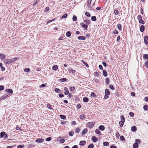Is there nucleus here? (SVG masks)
Listing matches in <instances>:
<instances>
[{"instance_id": "nucleus-1", "label": "nucleus", "mask_w": 148, "mask_h": 148, "mask_svg": "<svg viewBox=\"0 0 148 148\" xmlns=\"http://www.w3.org/2000/svg\"><path fill=\"white\" fill-rule=\"evenodd\" d=\"M105 95L104 99H108L109 97V95L110 94V92L108 89H106L105 90Z\"/></svg>"}, {"instance_id": "nucleus-2", "label": "nucleus", "mask_w": 148, "mask_h": 148, "mask_svg": "<svg viewBox=\"0 0 148 148\" xmlns=\"http://www.w3.org/2000/svg\"><path fill=\"white\" fill-rule=\"evenodd\" d=\"M95 123V122L94 121L90 122L87 123V125L88 127H89L90 128H91L94 127Z\"/></svg>"}, {"instance_id": "nucleus-3", "label": "nucleus", "mask_w": 148, "mask_h": 148, "mask_svg": "<svg viewBox=\"0 0 148 148\" xmlns=\"http://www.w3.org/2000/svg\"><path fill=\"white\" fill-rule=\"evenodd\" d=\"M80 25L82 26L83 28H84V29L85 30H87L88 27V25L84 24L83 23H80Z\"/></svg>"}, {"instance_id": "nucleus-4", "label": "nucleus", "mask_w": 148, "mask_h": 148, "mask_svg": "<svg viewBox=\"0 0 148 148\" xmlns=\"http://www.w3.org/2000/svg\"><path fill=\"white\" fill-rule=\"evenodd\" d=\"M10 96V94L8 93L6 95H3L1 96L0 97V99H5L7 97H8Z\"/></svg>"}, {"instance_id": "nucleus-5", "label": "nucleus", "mask_w": 148, "mask_h": 148, "mask_svg": "<svg viewBox=\"0 0 148 148\" xmlns=\"http://www.w3.org/2000/svg\"><path fill=\"white\" fill-rule=\"evenodd\" d=\"M144 42L145 44H148V36H145L144 37Z\"/></svg>"}, {"instance_id": "nucleus-6", "label": "nucleus", "mask_w": 148, "mask_h": 148, "mask_svg": "<svg viewBox=\"0 0 148 148\" xmlns=\"http://www.w3.org/2000/svg\"><path fill=\"white\" fill-rule=\"evenodd\" d=\"M64 94L66 95H67L69 93L68 89L66 87H65L64 88Z\"/></svg>"}, {"instance_id": "nucleus-7", "label": "nucleus", "mask_w": 148, "mask_h": 148, "mask_svg": "<svg viewBox=\"0 0 148 148\" xmlns=\"http://www.w3.org/2000/svg\"><path fill=\"white\" fill-rule=\"evenodd\" d=\"M44 141V139H38L36 140V142L38 143H41L42 142Z\"/></svg>"}, {"instance_id": "nucleus-8", "label": "nucleus", "mask_w": 148, "mask_h": 148, "mask_svg": "<svg viewBox=\"0 0 148 148\" xmlns=\"http://www.w3.org/2000/svg\"><path fill=\"white\" fill-rule=\"evenodd\" d=\"M5 63L7 64H9L11 63L10 59H6L5 60Z\"/></svg>"}, {"instance_id": "nucleus-9", "label": "nucleus", "mask_w": 148, "mask_h": 148, "mask_svg": "<svg viewBox=\"0 0 148 148\" xmlns=\"http://www.w3.org/2000/svg\"><path fill=\"white\" fill-rule=\"evenodd\" d=\"M86 143V141L84 140L81 141L79 142V145L81 146L84 145Z\"/></svg>"}, {"instance_id": "nucleus-10", "label": "nucleus", "mask_w": 148, "mask_h": 148, "mask_svg": "<svg viewBox=\"0 0 148 148\" xmlns=\"http://www.w3.org/2000/svg\"><path fill=\"white\" fill-rule=\"evenodd\" d=\"M92 140L94 142H96L97 140V138L95 136H93L92 137Z\"/></svg>"}, {"instance_id": "nucleus-11", "label": "nucleus", "mask_w": 148, "mask_h": 148, "mask_svg": "<svg viewBox=\"0 0 148 148\" xmlns=\"http://www.w3.org/2000/svg\"><path fill=\"white\" fill-rule=\"evenodd\" d=\"M78 39L79 40H84L86 39V37L83 36H79L78 37Z\"/></svg>"}, {"instance_id": "nucleus-12", "label": "nucleus", "mask_w": 148, "mask_h": 148, "mask_svg": "<svg viewBox=\"0 0 148 148\" xmlns=\"http://www.w3.org/2000/svg\"><path fill=\"white\" fill-rule=\"evenodd\" d=\"M88 131L87 129L86 128L84 129L82 131V134L83 135L85 134Z\"/></svg>"}, {"instance_id": "nucleus-13", "label": "nucleus", "mask_w": 148, "mask_h": 148, "mask_svg": "<svg viewBox=\"0 0 148 148\" xmlns=\"http://www.w3.org/2000/svg\"><path fill=\"white\" fill-rule=\"evenodd\" d=\"M125 121H123L121 120L119 122V124L120 125V126L121 127H122L124 124V123Z\"/></svg>"}, {"instance_id": "nucleus-14", "label": "nucleus", "mask_w": 148, "mask_h": 148, "mask_svg": "<svg viewBox=\"0 0 148 148\" xmlns=\"http://www.w3.org/2000/svg\"><path fill=\"white\" fill-rule=\"evenodd\" d=\"M103 74L105 77H106L108 75L107 71L105 70H103Z\"/></svg>"}, {"instance_id": "nucleus-15", "label": "nucleus", "mask_w": 148, "mask_h": 148, "mask_svg": "<svg viewBox=\"0 0 148 148\" xmlns=\"http://www.w3.org/2000/svg\"><path fill=\"white\" fill-rule=\"evenodd\" d=\"M145 27L144 25H141L140 28V31L141 32H143L144 31Z\"/></svg>"}, {"instance_id": "nucleus-16", "label": "nucleus", "mask_w": 148, "mask_h": 148, "mask_svg": "<svg viewBox=\"0 0 148 148\" xmlns=\"http://www.w3.org/2000/svg\"><path fill=\"white\" fill-rule=\"evenodd\" d=\"M137 130L136 127L135 126H134L132 127L131 130L132 132H135Z\"/></svg>"}, {"instance_id": "nucleus-17", "label": "nucleus", "mask_w": 148, "mask_h": 148, "mask_svg": "<svg viewBox=\"0 0 148 148\" xmlns=\"http://www.w3.org/2000/svg\"><path fill=\"white\" fill-rule=\"evenodd\" d=\"M99 129L101 131H103L105 129L104 126L103 125H100L99 127Z\"/></svg>"}, {"instance_id": "nucleus-18", "label": "nucleus", "mask_w": 148, "mask_h": 148, "mask_svg": "<svg viewBox=\"0 0 148 148\" xmlns=\"http://www.w3.org/2000/svg\"><path fill=\"white\" fill-rule=\"evenodd\" d=\"M6 92H8L10 93V94H11L13 93V91L12 89H6L5 90Z\"/></svg>"}, {"instance_id": "nucleus-19", "label": "nucleus", "mask_w": 148, "mask_h": 148, "mask_svg": "<svg viewBox=\"0 0 148 148\" xmlns=\"http://www.w3.org/2000/svg\"><path fill=\"white\" fill-rule=\"evenodd\" d=\"M133 146L134 148H138V143H134L133 145Z\"/></svg>"}, {"instance_id": "nucleus-20", "label": "nucleus", "mask_w": 148, "mask_h": 148, "mask_svg": "<svg viewBox=\"0 0 148 148\" xmlns=\"http://www.w3.org/2000/svg\"><path fill=\"white\" fill-rule=\"evenodd\" d=\"M17 58L16 57L14 58H13L11 59H10L11 62L12 63V62H14L15 61L17 60Z\"/></svg>"}, {"instance_id": "nucleus-21", "label": "nucleus", "mask_w": 148, "mask_h": 148, "mask_svg": "<svg viewBox=\"0 0 148 148\" xmlns=\"http://www.w3.org/2000/svg\"><path fill=\"white\" fill-rule=\"evenodd\" d=\"M58 67L57 65H54L53 66L52 69L54 71H56L58 69Z\"/></svg>"}, {"instance_id": "nucleus-22", "label": "nucleus", "mask_w": 148, "mask_h": 148, "mask_svg": "<svg viewBox=\"0 0 148 148\" xmlns=\"http://www.w3.org/2000/svg\"><path fill=\"white\" fill-rule=\"evenodd\" d=\"M83 101L84 102H87L88 101V99L87 97H84L83 98Z\"/></svg>"}, {"instance_id": "nucleus-23", "label": "nucleus", "mask_w": 148, "mask_h": 148, "mask_svg": "<svg viewBox=\"0 0 148 148\" xmlns=\"http://www.w3.org/2000/svg\"><path fill=\"white\" fill-rule=\"evenodd\" d=\"M91 20L92 21H96V17L95 16H93L91 17Z\"/></svg>"}, {"instance_id": "nucleus-24", "label": "nucleus", "mask_w": 148, "mask_h": 148, "mask_svg": "<svg viewBox=\"0 0 148 148\" xmlns=\"http://www.w3.org/2000/svg\"><path fill=\"white\" fill-rule=\"evenodd\" d=\"M66 78H64L60 79L59 81L61 82H64L66 81Z\"/></svg>"}, {"instance_id": "nucleus-25", "label": "nucleus", "mask_w": 148, "mask_h": 148, "mask_svg": "<svg viewBox=\"0 0 148 148\" xmlns=\"http://www.w3.org/2000/svg\"><path fill=\"white\" fill-rule=\"evenodd\" d=\"M84 21L86 23V24L88 25L90 23V22L88 19L84 20Z\"/></svg>"}, {"instance_id": "nucleus-26", "label": "nucleus", "mask_w": 148, "mask_h": 148, "mask_svg": "<svg viewBox=\"0 0 148 148\" xmlns=\"http://www.w3.org/2000/svg\"><path fill=\"white\" fill-rule=\"evenodd\" d=\"M66 36L68 37H69L71 36V33L70 32L68 31L66 32Z\"/></svg>"}, {"instance_id": "nucleus-27", "label": "nucleus", "mask_w": 148, "mask_h": 148, "mask_svg": "<svg viewBox=\"0 0 148 148\" xmlns=\"http://www.w3.org/2000/svg\"><path fill=\"white\" fill-rule=\"evenodd\" d=\"M95 132L97 134H99V135L101 134L100 131H99V129H97L96 130Z\"/></svg>"}, {"instance_id": "nucleus-28", "label": "nucleus", "mask_w": 148, "mask_h": 148, "mask_svg": "<svg viewBox=\"0 0 148 148\" xmlns=\"http://www.w3.org/2000/svg\"><path fill=\"white\" fill-rule=\"evenodd\" d=\"M55 91L56 92L58 93H60L61 92L60 90L58 88H56L55 89Z\"/></svg>"}, {"instance_id": "nucleus-29", "label": "nucleus", "mask_w": 148, "mask_h": 148, "mask_svg": "<svg viewBox=\"0 0 148 148\" xmlns=\"http://www.w3.org/2000/svg\"><path fill=\"white\" fill-rule=\"evenodd\" d=\"M92 0H88V4L87 5V6L89 7L90 6Z\"/></svg>"}, {"instance_id": "nucleus-30", "label": "nucleus", "mask_w": 148, "mask_h": 148, "mask_svg": "<svg viewBox=\"0 0 148 148\" xmlns=\"http://www.w3.org/2000/svg\"><path fill=\"white\" fill-rule=\"evenodd\" d=\"M0 57L1 59H3L5 58V56L3 54L1 53L0 54Z\"/></svg>"}, {"instance_id": "nucleus-31", "label": "nucleus", "mask_w": 148, "mask_h": 148, "mask_svg": "<svg viewBox=\"0 0 148 148\" xmlns=\"http://www.w3.org/2000/svg\"><path fill=\"white\" fill-rule=\"evenodd\" d=\"M60 117L62 119H65L66 118V117L64 115H61L60 116Z\"/></svg>"}, {"instance_id": "nucleus-32", "label": "nucleus", "mask_w": 148, "mask_h": 148, "mask_svg": "<svg viewBox=\"0 0 148 148\" xmlns=\"http://www.w3.org/2000/svg\"><path fill=\"white\" fill-rule=\"evenodd\" d=\"M106 83L107 84H109V82H110V80L109 78H107L105 80Z\"/></svg>"}, {"instance_id": "nucleus-33", "label": "nucleus", "mask_w": 148, "mask_h": 148, "mask_svg": "<svg viewBox=\"0 0 148 148\" xmlns=\"http://www.w3.org/2000/svg\"><path fill=\"white\" fill-rule=\"evenodd\" d=\"M103 144L104 146H107L109 145V143L108 142H105L103 143Z\"/></svg>"}, {"instance_id": "nucleus-34", "label": "nucleus", "mask_w": 148, "mask_h": 148, "mask_svg": "<svg viewBox=\"0 0 148 148\" xmlns=\"http://www.w3.org/2000/svg\"><path fill=\"white\" fill-rule=\"evenodd\" d=\"M143 57L144 58L148 60V54H144L143 56Z\"/></svg>"}, {"instance_id": "nucleus-35", "label": "nucleus", "mask_w": 148, "mask_h": 148, "mask_svg": "<svg viewBox=\"0 0 148 148\" xmlns=\"http://www.w3.org/2000/svg\"><path fill=\"white\" fill-rule=\"evenodd\" d=\"M109 88L112 90H114L115 89L114 88V87L113 86L112 84H110L109 85Z\"/></svg>"}, {"instance_id": "nucleus-36", "label": "nucleus", "mask_w": 148, "mask_h": 148, "mask_svg": "<svg viewBox=\"0 0 148 148\" xmlns=\"http://www.w3.org/2000/svg\"><path fill=\"white\" fill-rule=\"evenodd\" d=\"M94 147V145L93 144H91L89 145L88 146V148H93Z\"/></svg>"}, {"instance_id": "nucleus-37", "label": "nucleus", "mask_w": 148, "mask_h": 148, "mask_svg": "<svg viewBox=\"0 0 148 148\" xmlns=\"http://www.w3.org/2000/svg\"><path fill=\"white\" fill-rule=\"evenodd\" d=\"M30 71V70L28 68H26V69H25L24 70V72H29Z\"/></svg>"}, {"instance_id": "nucleus-38", "label": "nucleus", "mask_w": 148, "mask_h": 148, "mask_svg": "<svg viewBox=\"0 0 148 148\" xmlns=\"http://www.w3.org/2000/svg\"><path fill=\"white\" fill-rule=\"evenodd\" d=\"M73 21H76L77 20V17L75 15L73 16Z\"/></svg>"}, {"instance_id": "nucleus-39", "label": "nucleus", "mask_w": 148, "mask_h": 148, "mask_svg": "<svg viewBox=\"0 0 148 148\" xmlns=\"http://www.w3.org/2000/svg\"><path fill=\"white\" fill-rule=\"evenodd\" d=\"M75 87H73V86H71V87L70 88H69V90L71 91H73L74 90H75Z\"/></svg>"}, {"instance_id": "nucleus-40", "label": "nucleus", "mask_w": 148, "mask_h": 148, "mask_svg": "<svg viewBox=\"0 0 148 148\" xmlns=\"http://www.w3.org/2000/svg\"><path fill=\"white\" fill-rule=\"evenodd\" d=\"M117 27L118 29L119 30H121V24H119L117 25Z\"/></svg>"}, {"instance_id": "nucleus-41", "label": "nucleus", "mask_w": 148, "mask_h": 148, "mask_svg": "<svg viewBox=\"0 0 148 148\" xmlns=\"http://www.w3.org/2000/svg\"><path fill=\"white\" fill-rule=\"evenodd\" d=\"M120 117L121 119V120L123 121H125V118L124 117V116L123 115H122Z\"/></svg>"}, {"instance_id": "nucleus-42", "label": "nucleus", "mask_w": 148, "mask_h": 148, "mask_svg": "<svg viewBox=\"0 0 148 148\" xmlns=\"http://www.w3.org/2000/svg\"><path fill=\"white\" fill-rule=\"evenodd\" d=\"M5 135V134L3 132H1L0 134V137L2 138L4 137V136Z\"/></svg>"}, {"instance_id": "nucleus-43", "label": "nucleus", "mask_w": 148, "mask_h": 148, "mask_svg": "<svg viewBox=\"0 0 148 148\" xmlns=\"http://www.w3.org/2000/svg\"><path fill=\"white\" fill-rule=\"evenodd\" d=\"M4 87L2 85L0 86V91H1L4 89Z\"/></svg>"}, {"instance_id": "nucleus-44", "label": "nucleus", "mask_w": 148, "mask_h": 148, "mask_svg": "<svg viewBox=\"0 0 148 148\" xmlns=\"http://www.w3.org/2000/svg\"><path fill=\"white\" fill-rule=\"evenodd\" d=\"M139 21V23L142 24H143L145 23L144 21L142 19Z\"/></svg>"}, {"instance_id": "nucleus-45", "label": "nucleus", "mask_w": 148, "mask_h": 148, "mask_svg": "<svg viewBox=\"0 0 148 148\" xmlns=\"http://www.w3.org/2000/svg\"><path fill=\"white\" fill-rule=\"evenodd\" d=\"M69 135L71 136H72L74 134V132H70L69 133Z\"/></svg>"}, {"instance_id": "nucleus-46", "label": "nucleus", "mask_w": 148, "mask_h": 148, "mask_svg": "<svg viewBox=\"0 0 148 148\" xmlns=\"http://www.w3.org/2000/svg\"><path fill=\"white\" fill-rule=\"evenodd\" d=\"M120 139L121 140H125V138L123 136H121L120 138Z\"/></svg>"}, {"instance_id": "nucleus-47", "label": "nucleus", "mask_w": 148, "mask_h": 148, "mask_svg": "<svg viewBox=\"0 0 148 148\" xmlns=\"http://www.w3.org/2000/svg\"><path fill=\"white\" fill-rule=\"evenodd\" d=\"M115 134L116 135V136L117 138H119L120 136V134H119L118 132H116V133Z\"/></svg>"}, {"instance_id": "nucleus-48", "label": "nucleus", "mask_w": 148, "mask_h": 148, "mask_svg": "<svg viewBox=\"0 0 148 148\" xmlns=\"http://www.w3.org/2000/svg\"><path fill=\"white\" fill-rule=\"evenodd\" d=\"M47 107L49 109H52L51 106L50 105V104L48 103L47 104Z\"/></svg>"}, {"instance_id": "nucleus-49", "label": "nucleus", "mask_w": 148, "mask_h": 148, "mask_svg": "<svg viewBox=\"0 0 148 148\" xmlns=\"http://www.w3.org/2000/svg\"><path fill=\"white\" fill-rule=\"evenodd\" d=\"M143 109H144V110H145V111L147 110V106L146 105H145L143 106Z\"/></svg>"}, {"instance_id": "nucleus-50", "label": "nucleus", "mask_w": 148, "mask_h": 148, "mask_svg": "<svg viewBox=\"0 0 148 148\" xmlns=\"http://www.w3.org/2000/svg\"><path fill=\"white\" fill-rule=\"evenodd\" d=\"M137 18L138 20L139 21L140 20H141L142 19V17L140 15H138V16Z\"/></svg>"}, {"instance_id": "nucleus-51", "label": "nucleus", "mask_w": 148, "mask_h": 148, "mask_svg": "<svg viewBox=\"0 0 148 148\" xmlns=\"http://www.w3.org/2000/svg\"><path fill=\"white\" fill-rule=\"evenodd\" d=\"M85 118V116L84 114H82L80 115V118L81 119H84Z\"/></svg>"}, {"instance_id": "nucleus-52", "label": "nucleus", "mask_w": 148, "mask_h": 148, "mask_svg": "<svg viewBox=\"0 0 148 148\" xmlns=\"http://www.w3.org/2000/svg\"><path fill=\"white\" fill-rule=\"evenodd\" d=\"M82 62L84 64H85L87 67H89L87 63H86L84 61H82Z\"/></svg>"}, {"instance_id": "nucleus-53", "label": "nucleus", "mask_w": 148, "mask_h": 148, "mask_svg": "<svg viewBox=\"0 0 148 148\" xmlns=\"http://www.w3.org/2000/svg\"><path fill=\"white\" fill-rule=\"evenodd\" d=\"M85 14L86 16H87L88 17H90V14L88 12H86L85 13Z\"/></svg>"}, {"instance_id": "nucleus-54", "label": "nucleus", "mask_w": 148, "mask_h": 148, "mask_svg": "<svg viewBox=\"0 0 148 148\" xmlns=\"http://www.w3.org/2000/svg\"><path fill=\"white\" fill-rule=\"evenodd\" d=\"M65 142V140L63 138H61L60 139V142L61 143H63Z\"/></svg>"}, {"instance_id": "nucleus-55", "label": "nucleus", "mask_w": 148, "mask_h": 148, "mask_svg": "<svg viewBox=\"0 0 148 148\" xmlns=\"http://www.w3.org/2000/svg\"><path fill=\"white\" fill-rule=\"evenodd\" d=\"M135 141L136 142V143H140V141L139 139H136L135 140Z\"/></svg>"}, {"instance_id": "nucleus-56", "label": "nucleus", "mask_w": 148, "mask_h": 148, "mask_svg": "<svg viewBox=\"0 0 148 148\" xmlns=\"http://www.w3.org/2000/svg\"><path fill=\"white\" fill-rule=\"evenodd\" d=\"M129 115L131 117L134 116V114L132 112H131L129 113Z\"/></svg>"}, {"instance_id": "nucleus-57", "label": "nucleus", "mask_w": 148, "mask_h": 148, "mask_svg": "<svg viewBox=\"0 0 148 148\" xmlns=\"http://www.w3.org/2000/svg\"><path fill=\"white\" fill-rule=\"evenodd\" d=\"M67 16V14H65L64 15H63L62 17V18H66Z\"/></svg>"}, {"instance_id": "nucleus-58", "label": "nucleus", "mask_w": 148, "mask_h": 148, "mask_svg": "<svg viewBox=\"0 0 148 148\" xmlns=\"http://www.w3.org/2000/svg\"><path fill=\"white\" fill-rule=\"evenodd\" d=\"M51 140V137H49L48 138L46 139V140L47 141H50Z\"/></svg>"}, {"instance_id": "nucleus-59", "label": "nucleus", "mask_w": 148, "mask_h": 148, "mask_svg": "<svg viewBox=\"0 0 148 148\" xmlns=\"http://www.w3.org/2000/svg\"><path fill=\"white\" fill-rule=\"evenodd\" d=\"M46 86V85L45 84H42L40 86V88H42L45 87Z\"/></svg>"}, {"instance_id": "nucleus-60", "label": "nucleus", "mask_w": 148, "mask_h": 148, "mask_svg": "<svg viewBox=\"0 0 148 148\" xmlns=\"http://www.w3.org/2000/svg\"><path fill=\"white\" fill-rule=\"evenodd\" d=\"M80 131V130L78 128H76L75 130V132L77 133H78L79 131Z\"/></svg>"}, {"instance_id": "nucleus-61", "label": "nucleus", "mask_w": 148, "mask_h": 148, "mask_svg": "<svg viewBox=\"0 0 148 148\" xmlns=\"http://www.w3.org/2000/svg\"><path fill=\"white\" fill-rule=\"evenodd\" d=\"M113 33L114 34H118V32L117 30H115L113 32Z\"/></svg>"}, {"instance_id": "nucleus-62", "label": "nucleus", "mask_w": 148, "mask_h": 148, "mask_svg": "<svg viewBox=\"0 0 148 148\" xmlns=\"http://www.w3.org/2000/svg\"><path fill=\"white\" fill-rule=\"evenodd\" d=\"M59 96L60 97H61V98L63 97L64 96V95L62 93L59 94Z\"/></svg>"}, {"instance_id": "nucleus-63", "label": "nucleus", "mask_w": 148, "mask_h": 148, "mask_svg": "<svg viewBox=\"0 0 148 148\" xmlns=\"http://www.w3.org/2000/svg\"><path fill=\"white\" fill-rule=\"evenodd\" d=\"M24 147V146H22L21 145H19L17 146V148H22L23 147Z\"/></svg>"}, {"instance_id": "nucleus-64", "label": "nucleus", "mask_w": 148, "mask_h": 148, "mask_svg": "<svg viewBox=\"0 0 148 148\" xmlns=\"http://www.w3.org/2000/svg\"><path fill=\"white\" fill-rule=\"evenodd\" d=\"M145 66L147 68H148V61L145 63Z\"/></svg>"}]
</instances>
